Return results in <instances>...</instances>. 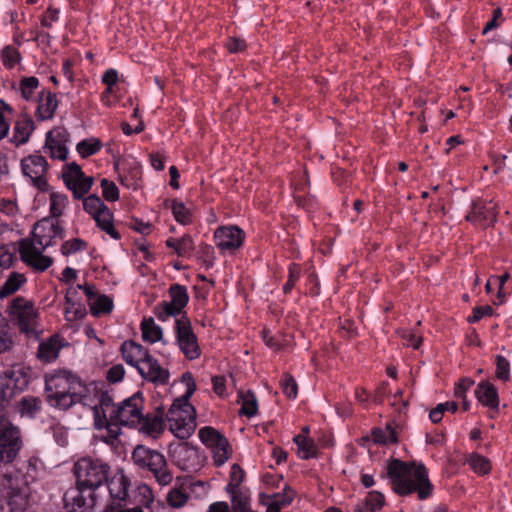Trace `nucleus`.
Listing matches in <instances>:
<instances>
[{
    "mask_svg": "<svg viewBox=\"0 0 512 512\" xmlns=\"http://www.w3.org/2000/svg\"><path fill=\"white\" fill-rule=\"evenodd\" d=\"M214 238L221 250H235L242 245L244 232L237 226H222L215 230Z\"/></svg>",
    "mask_w": 512,
    "mask_h": 512,
    "instance_id": "dca6fc26",
    "label": "nucleus"
},
{
    "mask_svg": "<svg viewBox=\"0 0 512 512\" xmlns=\"http://www.w3.org/2000/svg\"><path fill=\"white\" fill-rule=\"evenodd\" d=\"M233 512H253L250 508V495L248 491L240 490L229 493Z\"/></svg>",
    "mask_w": 512,
    "mask_h": 512,
    "instance_id": "2f4dec72",
    "label": "nucleus"
},
{
    "mask_svg": "<svg viewBox=\"0 0 512 512\" xmlns=\"http://www.w3.org/2000/svg\"><path fill=\"white\" fill-rule=\"evenodd\" d=\"M496 361V377L502 381L510 380V362L502 355L495 357Z\"/></svg>",
    "mask_w": 512,
    "mask_h": 512,
    "instance_id": "864d4df0",
    "label": "nucleus"
},
{
    "mask_svg": "<svg viewBox=\"0 0 512 512\" xmlns=\"http://www.w3.org/2000/svg\"><path fill=\"white\" fill-rule=\"evenodd\" d=\"M86 488L76 483L74 487L66 490L63 496L64 509L67 512H89L94 506V492L89 491L85 495Z\"/></svg>",
    "mask_w": 512,
    "mask_h": 512,
    "instance_id": "9d476101",
    "label": "nucleus"
},
{
    "mask_svg": "<svg viewBox=\"0 0 512 512\" xmlns=\"http://www.w3.org/2000/svg\"><path fill=\"white\" fill-rule=\"evenodd\" d=\"M93 219L96 221L97 226L109 234L112 238H120L119 233L115 230L113 225V214L106 205L99 211V213H96L93 216Z\"/></svg>",
    "mask_w": 512,
    "mask_h": 512,
    "instance_id": "cd10ccee",
    "label": "nucleus"
},
{
    "mask_svg": "<svg viewBox=\"0 0 512 512\" xmlns=\"http://www.w3.org/2000/svg\"><path fill=\"white\" fill-rule=\"evenodd\" d=\"M182 309L172 301H164L154 308V313L160 321H166L170 316L179 315Z\"/></svg>",
    "mask_w": 512,
    "mask_h": 512,
    "instance_id": "4c0bfd02",
    "label": "nucleus"
},
{
    "mask_svg": "<svg viewBox=\"0 0 512 512\" xmlns=\"http://www.w3.org/2000/svg\"><path fill=\"white\" fill-rule=\"evenodd\" d=\"M22 446V442L8 445H0V462L12 463L17 457Z\"/></svg>",
    "mask_w": 512,
    "mask_h": 512,
    "instance_id": "09e8293b",
    "label": "nucleus"
},
{
    "mask_svg": "<svg viewBox=\"0 0 512 512\" xmlns=\"http://www.w3.org/2000/svg\"><path fill=\"white\" fill-rule=\"evenodd\" d=\"M21 392V390H16L12 382L2 375L0 376V399L3 403H9L13 397Z\"/></svg>",
    "mask_w": 512,
    "mask_h": 512,
    "instance_id": "de8ad7c7",
    "label": "nucleus"
},
{
    "mask_svg": "<svg viewBox=\"0 0 512 512\" xmlns=\"http://www.w3.org/2000/svg\"><path fill=\"white\" fill-rule=\"evenodd\" d=\"M294 494L295 493L293 490L285 488L283 493L273 494L272 496H268V498L271 499L270 502L272 504H277V506L281 508L289 505L292 502Z\"/></svg>",
    "mask_w": 512,
    "mask_h": 512,
    "instance_id": "052dcab7",
    "label": "nucleus"
},
{
    "mask_svg": "<svg viewBox=\"0 0 512 512\" xmlns=\"http://www.w3.org/2000/svg\"><path fill=\"white\" fill-rule=\"evenodd\" d=\"M245 473L238 464H233L230 472V482L226 487L227 493L240 491V484L244 479Z\"/></svg>",
    "mask_w": 512,
    "mask_h": 512,
    "instance_id": "49530a36",
    "label": "nucleus"
},
{
    "mask_svg": "<svg viewBox=\"0 0 512 512\" xmlns=\"http://www.w3.org/2000/svg\"><path fill=\"white\" fill-rule=\"evenodd\" d=\"M105 204L102 202L99 196L97 195H89L83 200L84 210L89 213L92 217L99 213V211L104 208Z\"/></svg>",
    "mask_w": 512,
    "mask_h": 512,
    "instance_id": "5fc2aeb1",
    "label": "nucleus"
},
{
    "mask_svg": "<svg viewBox=\"0 0 512 512\" xmlns=\"http://www.w3.org/2000/svg\"><path fill=\"white\" fill-rule=\"evenodd\" d=\"M239 397L242 400V407L240 409V414H243L247 417H252L257 413V399L253 392L248 391L246 393L241 392Z\"/></svg>",
    "mask_w": 512,
    "mask_h": 512,
    "instance_id": "58836bf2",
    "label": "nucleus"
},
{
    "mask_svg": "<svg viewBox=\"0 0 512 512\" xmlns=\"http://www.w3.org/2000/svg\"><path fill=\"white\" fill-rule=\"evenodd\" d=\"M132 461L139 469L149 471L159 485L167 486L172 483L173 474L161 452L145 445H137L132 452Z\"/></svg>",
    "mask_w": 512,
    "mask_h": 512,
    "instance_id": "39448f33",
    "label": "nucleus"
},
{
    "mask_svg": "<svg viewBox=\"0 0 512 512\" xmlns=\"http://www.w3.org/2000/svg\"><path fill=\"white\" fill-rule=\"evenodd\" d=\"M11 315L21 332L28 337L37 338L38 312L30 300L23 297H16L11 303Z\"/></svg>",
    "mask_w": 512,
    "mask_h": 512,
    "instance_id": "0eeeda50",
    "label": "nucleus"
},
{
    "mask_svg": "<svg viewBox=\"0 0 512 512\" xmlns=\"http://www.w3.org/2000/svg\"><path fill=\"white\" fill-rule=\"evenodd\" d=\"M39 81L36 77H25L20 81V90L22 97L29 100L33 92L38 88Z\"/></svg>",
    "mask_w": 512,
    "mask_h": 512,
    "instance_id": "4d7b16f0",
    "label": "nucleus"
},
{
    "mask_svg": "<svg viewBox=\"0 0 512 512\" xmlns=\"http://www.w3.org/2000/svg\"><path fill=\"white\" fill-rule=\"evenodd\" d=\"M58 106L56 94L50 91H42L37 106V115L40 120H48L54 116Z\"/></svg>",
    "mask_w": 512,
    "mask_h": 512,
    "instance_id": "4be33fe9",
    "label": "nucleus"
},
{
    "mask_svg": "<svg viewBox=\"0 0 512 512\" xmlns=\"http://www.w3.org/2000/svg\"><path fill=\"white\" fill-rule=\"evenodd\" d=\"M11 107L0 100V140L4 139L10 129Z\"/></svg>",
    "mask_w": 512,
    "mask_h": 512,
    "instance_id": "37998d69",
    "label": "nucleus"
},
{
    "mask_svg": "<svg viewBox=\"0 0 512 512\" xmlns=\"http://www.w3.org/2000/svg\"><path fill=\"white\" fill-rule=\"evenodd\" d=\"M137 370L144 379L150 382L160 385L168 383L169 371L164 369L150 354L142 364H139Z\"/></svg>",
    "mask_w": 512,
    "mask_h": 512,
    "instance_id": "a211bd4d",
    "label": "nucleus"
},
{
    "mask_svg": "<svg viewBox=\"0 0 512 512\" xmlns=\"http://www.w3.org/2000/svg\"><path fill=\"white\" fill-rule=\"evenodd\" d=\"M171 301L178 307L184 308L189 300L187 289L179 284L171 285L169 289Z\"/></svg>",
    "mask_w": 512,
    "mask_h": 512,
    "instance_id": "c03bdc74",
    "label": "nucleus"
},
{
    "mask_svg": "<svg viewBox=\"0 0 512 512\" xmlns=\"http://www.w3.org/2000/svg\"><path fill=\"white\" fill-rule=\"evenodd\" d=\"M497 213V206L493 201L478 199L472 203L471 211L466 215L465 219L485 227L496 222Z\"/></svg>",
    "mask_w": 512,
    "mask_h": 512,
    "instance_id": "2eb2a0df",
    "label": "nucleus"
},
{
    "mask_svg": "<svg viewBox=\"0 0 512 512\" xmlns=\"http://www.w3.org/2000/svg\"><path fill=\"white\" fill-rule=\"evenodd\" d=\"M21 167L25 176L29 177L35 187L45 191L48 187L46 172L48 163L41 155H30L21 162Z\"/></svg>",
    "mask_w": 512,
    "mask_h": 512,
    "instance_id": "ddd939ff",
    "label": "nucleus"
},
{
    "mask_svg": "<svg viewBox=\"0 0 512 512\" xmlns=\"http://www.w3.org/2000/svg\"><path fill=\"white\" fill-rule=\"evenodd\" d=\"M62 228L58 222L43 220L33 230V240L19 241L21 260L34 270L43 272L53 264V259L43 255L42 251L52 244L55 237L62 238Z\"/></svg>",
    "mask_w": 512,
    "mask_h": 512,
    "instance_id": "7ed1b4c3",
    "label": "nucleus"
},
{
    "mask_svg": "<svg viewBox=\"0 0 512 512\" xmlns=\"http://www.w3.org/2000/svg\"><path fill=\"white\" fill-rule=\"evenodd\" d=\"M173 459L183 471H196L200 467L198 450L187 443L179 444L174 449Z\"/></svg>",
    "mask_w": 512,
    "mask_h": 512,
    "instance_id": "f3484780",
    "label": "nucleus"
},
{
    "mask_svg": "<svg viewBox=\"0 0 512 512\" xmlns=\"http://www.w3.org/2000/svg\"><path fill=\"white\" fill-rule=\"evenodd\" d=\"M45 148L47 149V152L49 153L50 157L62 161L66 160L68 154L66 144L48 143V139H46Z\"/></svg>",
    "mask_w": 512,
    "mask_h": 512,
    "instance_id": "13d9d810",
    "label": "nucleus"
},
{
    "mask_svg": "<svg viewBox=\"0 0 512 512\" xmlns=\"http://www.w3.org/2000/svg\"><path fill=\"white\" fill-rule=\"evenodd\" d=\"M110 495L114 499L125 500L128 496L129 479L121 472L114 475L108 482Z\"/></svg>",
    "mask_w": 512,
    "mask_h": 512,
    "instance_id": "393cba45",
    "label": "nucleus"
},
{
    "mask_svg": "<svg viewBox=\"0 0 512 512\" xmlns=\"http://www.w3.org/2000/svg\"><path fill=\"white\" fill-rule=\"evenodd\" d=\"M223 435L216 429L206 426L199 430V438L203 444L209 448H213Z\"/></svg>",
    "mask_w": 512,
    "mask_h": 512,
    "instance_id": "a18cd8bd",
    "label": "nucleus"
},
{
    "mask_svg": "<svg viewBox=\"0 0 512 512\" xmlns=\"http://www.w3.org/2000/svg\"><path fill=\"white\" fill-rule=\"evenodd\" d=\"M65 185L73 192L76 199L82 198L91 188L93 177H86L81 167L72 162L62 173Z\"/></svg>",
    "mask_w": 512,
    "mask_h": 512,
    "instance_id": "9b49d317",
    "label": "nucleus"
},
{
    "mask_svg": "<svg viewBox=\"0 0 512 512\" xmlns=\"http://www.w3.org/2000/svg\"><path fill=\"white\" fill-rule=\"evenodd\" d=\"M476 398L484 406L491 409H497L499 406V398L496 387L488 381H482L475 390Z\"/></svg>",
    "mask_w": 512,
    "mask_h": 512,
    "instance_id": "412c9836",
    "label": "nucleus"
},
{
    "mask_svg": "<svg viewBox=\"0 0 512 512\" xmlns=\"http://www.w3.org/2000/svg\"><path fill=\"white\" fill-rule=\"evenodd\" d=\"M372 441L376 444L397 443V434L391 424H387L385 429L374 428L371 431Z\"/></svg>",
    "mask_w": 512,
    "mask_h": 512,
    "instance_id": "7c9ffc66",
    "label": "nucleus"
},
{
    "mask_svg": "<svg viewBox=\"0 0 512 512\" xmlns=\"http://www.w3.org/2000/svg\"><path fill=\"white\" fill-rule=\"evenodd\" d=\"M102 194L107 201H116L119 199V190L114 182L107 179L101 180Z\"/></svg>",
    "mask_w": 512,
    "mask_h": 512,
    "instance_id": "680f3d73",
    "label": "nucleus"
},
{
    "mask_svg": "<svg viewBox=\"0 0 512 512\" xmlns=\"http://www.w3.org/2000/svg\"><path fill=\"white\" fill-rule=\"evenodd\" d=\"M90 391L87 393V401L90 403L88 405L94 416V426L96 429H102L107 426L108 419L107 416L111 418L113 415V409H116L113 405V399L107 392H96L94 390V397L96 401H94L89 395Z\"/></svg>",
    "mask_w": 512,
    "mask_h": 512,
    "instance_id": "f8f14e48",
    "label": "nucleus"
},
{
    "mask_svg": "<svg viewBox=\"0 0 512 512\" xmlns=\"http://www.w3.org/2000/svg\"><path fill=\"white\" fill-rule=\"evenodd\" d=\"M46 139H48V143L66 144L69 140V133L64 127H56L47 133Z\"/></svg>",
    "mask_w": 512,
    "mask_h": 512,
    "instance_id": "e2e57ef3",
    "label": "nucleus"
},
{
    "mask_svg": "<svg viewBox=\"0 0 512 512\" xmlns=\"http://www.w3.org/2000/svg\"><path fill=\"white\" fill-rule=\"evenodd\" d=\"M300 271H301V269H300L299 265H297V264L290 265L288 281L286 282V284L283 287L284 293H286V294L290 293V291L293 289L296 281L299 279Z\"/></svg>",
    "mask_w": 512,
    "mask_h": 512,
    "instance_id": "774afa93",
    "label": "nucleus"
},
{
    "mask_svg": "<svg viewBox=\"0 0 512 512\" xmlns=\"http://www.w3.org/2000/svg\"><path fill=\"white\" fill-rule=\"evenodd\" d=\"M2 376L13 383L16 390L24 391L29 384V369L22 365H14L6 370Z\"/></svg>",
    "mask_w": 512,
    "mask_h": 512,
    "instance_id": "b1692460",
    "label": "nucleus"
},
{
    "mask_svg": "<svg viewBox=\"0 0 512 512\" xmlns=\"http://www.w3.org/2000/svg\"><path fill=\"white\" fill-rule=\"evenodd\" d=\"M121 352L127 364L138 369L139 364L148 357L149 352L142 345L134 341H125L121 345Z\"/></svg>",
    "mask_w": 512,
    "mask_h": 512,
    "instance_id": "aec40b11",
    "label": "nucleus"
},
{
    "mask_svg": "<svg viewBox=\"0 0 512 512\" xmlns=\"http://www.w3.org/2000/svg\"><path fill=\"white\" fill-rule=\"evenodd\" d=\"M20 431L5 417L0 416V445L20 443Z\"/></svg>",
    "mask_w": 512,
    "mask_h": 512,
    "instance_id": "bb28decb",
    "label": "nucleus"
},
{
    "mask_svg": "<svg viewBox=\"0 0 512 512\" xmlns=\"http://www.w3.org/2000/svg\"><path fill=\"white\" fill-rule=\"evenodd\" d=\"M196 389L195 382L187 389L182 398L176 399L166 414L170 431L180 439H186L195 431L196 413L188 399Z\"/></svg>",
    "mask_w": 512,
    "mask_h": 512,
    "instance_id": "20e7f679",
    "label": "nucleus"
},
{
    "mask_svg": "<svg viewBox=\"0 0 512 512\" xmlns=\"http://www.w3.org/2000/svg\"><path fill=\"white\" fill-rule=\"evenodd\" d=\"M61 347L60 337L53 335L39 344L37 357L41 361L49 363L58 357Z\"/></svg>",
    "mask_w": 512,
    "mask_h": 512,
    "instance_id": "5701e85b",
    "label": "nucleus"
},
{
    "mask_svg": "<svg viewBox=\"0 0 512 512\" xmlns=\"http://www.w3.org/2000/svg\"><path fill=\"white\" fill-rule=\"evenodd\" d=\"M25 282L24 274L12 272L0 288V299L14 294Z\"/></svg>",
    "mask_w": 512,
    "mask_h": 512,
    "instance_id": "c85d7f7f",
    "label": "nucleus"
},
{
    "mask_svg": "<svg viewBox=\"0 0 512 512\" xmlns=\"http://www.w3.org/2000/svg\"><path fill=\"white\" fill-rule=\"evenodd\" d=\"M143 402L139 393L134 394L113 409L111 420L121 425L138 427V424L143 421Z\"/></svg>",
    "mask_w": 512,
    "mask_h": 512,
    "instance_id": "6e6552de",
    "label": "nucleus"
},
{
    "mask_svg": "<svg viewBox=\"0 0 512 512\" xmlns=\"http://www.w3.org/2000/svg\"><path fill=\"white\" fill-rule=\"evenodd\" d=\"M194 249V243L189 235H185L177 240L176 253L180 257L190 255Z\"/></svg>",
    "mask_w": 512,
    "mask_h": 512,
    "instance_id": "0e129e2a",
    "label": "nucleus"
},
{
    "mask_svg": "<svg viewBox=\"0 0 512 512\" xmlns=\"http://www.w3.org/2000/svg\"><path fill=\"white\" fill-rule=\"evenodd\" d=\"M397 334L403 340V344L405 346H410L413 349H419L422 344V336L416 335L413 331L407 329H399L397 330Z\"/></svg>",
    "mask_w": 512,
    "mask_h": 512,
    "instance_id": "603ef678",
    "label": "nucleus"
},
{
    "mask_svg": "<svg viewBox=\"0 0 512 512\" xmlns=\"http://www.w3.org/2000/svg\"><path fill=\"white\" fill-rule=\"evenodd\" d=\"M280 386L283 393L290 399H295L298 394V385L294 377L288 373H284L281 380Z\"/></svg>",
    "mask_w": 512,
    "mask_h": 512,
    "instance_id": "8fccbe9b",
    "label": "nucleus"
},
{
    "mask_svg": "<svg viewBox=\"0 0 512 512\" xmlns=\"http://www.w3.org/2000/svg\"><path fill=\"white\" fill-rule=\"evenodd\" d=\"M468 463L474 472L481 475L488 474L491 470L490 461L486 457L477 453H472L469 455Z\"/></svg>",
    "mask_w": 512,
    "mask_h": 512,
    "instance_id": "ea45409f",
    "label": "nucleus"
},
{
    "mask_svg": "<svg viewBox=\"0 0 512 512\" xmlns=\"http://www.w3.org/2000/svg\"><path fill=\"white\" fill-rule=\"evenodd\" d=\"M193 485H196V483L190 480L180 481L177 479L175 486L167 493L168 505L173 508H182L189 499V493L192 491ZM197 485H202V483L198 482Z\"/></svg>",
    "mask_w": 512,
    "mask_h": 512,
    "instance_id": "6ab92c4d",
    "label": "nucleus"
},
{
    "mask_svg": "<svg viewBox=\"0 0 512 512\" xmlns=\"http://www.w3.org/2000/svg\"><path fill=\"white\" fill-rule=\"evenodd\" d=\"M41 400L34 396H25L19 402V411L21 415H26L30 418L35 417V415L41 409Z\"/></svg>",
    "mask_w": 512,
    "mask_h": 512,
    "instance_id": "72a5a7b5",
    "label": "nucleus"
},
{
    "mask_svg": "<svg viewBox=\"0 0 512 512\" xmlns=\"http://www.w3.org/2000/svg\"><path fill=\"white\" fill-rule=\"evenodd\" d=\"M90 311L94 316L108 314L113 309V301L110 297L99 294L89 305Z\"/></svg>",
    "mask_w": 512,
    "mask_h": 512,
    "instance_id": "e433bc0d",
    "label": "nucleus"
},
{
    "mask_svg": "<svg viewBox=\"0 0 512 512\" xmlns=\"http://www.w3.org/2000/svg\"><path fill=\"white\" fill-rule=\"evenodd\" d=\"M46 400L54 408L67 410L74 404L90 405L87 401L89 389L75 375L58 371L45 378Z\"/></svg>",
    "mask_w": 512,
    "mask_h": 512,
    "instance_id": "f03ea898",
    "label": "nucleus"
},
{
    "mask_svg": "<svg viewBox=\"0 0 512 512\" xmlns=\"http://www.w3.org/2000/svg\"><path fill=\"white\" fill-rule=\"evenodd\" d=\"M2 58L4 65L11 68L19 62L20 54L16 48L6 46L2 51Z\"/></svg>",
    "mask_w": 512,
    "mask_h": 512,
    "instance_id": "69168bd1",
    "label": "nucleus"
},
{
    "mask_svg": "<svg viewBox=\"0 0 512 512\" xmlns=\"http://www.w3.org/2000/svg\"><path fill=\"white\" fill-rule=\"evenodd\" d=\"M86 246V242H84L82 239L75 238L63 243L61 247V252L63 255H70L72 253L85 249Z\"/></svg>",
    "mask_w": 512,
    "mask_h": 512,
    "instance_id": "338daca9",
    "label": "nucleus"
},
{
    "mask_svg": "<svg viewBox=\"0 0 512 512\" xmlns=\"http://www.w3.org/2000/svg\"><path fill=\"white\" fill-rule=\"evenodd\" d=\"M171 209L175 220L180 224L187 225L191 222V211L185 206L184 203L173 200Z\"/></svg>",
    "mask_w": 512,
    "mask_h": 512,
    "instance_id": "79ce46f5",
    "label": "nucleus"
},
{
    "mask_svg": "<svg viewBox=\"0 0 512 512\" xmlns=\"http://www.w3.org/2000/svg\"><path fill=\"white\" fill-rule=\"evenodd\" d=\"M142 338L150 343L160 341L163 332L160 326L156 325L153 318L144 319L141 322Z\"/></svg>",
    "mask_w": 512,
    "mask_h": 512,
    "instance_id": "c756f323",
    "label": "nucleus"
},
{
    "mask_svg": "<svg viewBox=\"0 0 512 512\" xmlns=\"http://www.w3.org/2000/svg\"><path fill=\"white\" fill-rule=\"evenodd\" d=\"M214 462L217 466L223 465L231 455V449L227 438L222 436L212 448Z\"/></svg>",
    "mask_w": 512,
    "mask_h": 512,
    "instance_id": "f704fd0d",
    "label": "nucleus"
},
{
    "mask_svg": "<svg viewBox=\"0 0 512 512\" xmlns=\"http://www.w3.org/2000/svg\"><path fill=\"white\" fill-rule=\"evenodd\" d=\"M176 340L180 350L190 360L197 359L201 355L198 340L191 328L190 320L182 315L176 319Z\"/></svg>",
    "mask_w": 512,
    "mask_h": 512,
    "instance_id": "1a4fd4ad",
    "label": "nucleus"
},
{
    "mask_svg": "<svg viewBox=\"0 0 512 512\" xmlns=\"http://www.w3.org/2000/svg\"><path fill=\"white\" fill-rule=\"evenodd\" d=\"M33 501V493L22 477L10 480L8 504L13 512H24Z\"/></svg>",
    "mask_w": 512,
    "mask_h": 512,
    "instance_id": "4468645a",
    "label": "nucleus"
},
{
    "mask_svg": "<svg viewBox=\"0 0 512 512\" xmlns=\"http://www.w3.org/2000/svg\"><path fill=\"white\" fill-rule=\"evenodd\" d=\"M12 338L8 332V325L0 314V353L8 351L12 347Z\"/></svg>",
    "mask_w": 512,
    "mask_h": 512,
    "instance_id": "6e6d98bb",
    "label": "nucleus"
},
{
    "mask_svg": "<svg viewBox=\"0 0 512 512\" xmlns=\"http://www.w3.org/2000/svg\"><path fill=\"white\" fill-rule=\"evenodd\" d=\"M34 130V122L31 118L23 117L19 119L14 127V135L12 141L17 145H22L26 143L32 131Z\"/></svg>",
    "mask_w": 512,
    "mask_h": 512,
    "instance_id": "a878e982",
    "label": "nucleus"
},
{
    "mask_svg": "<svg viewBox=\"0 0 512 512\" xmlns=\"http://www.w3.org/2000/svg\"><path fill=\"white\" fill-rule=\"evenodd\" d=\"M294 442L298 447V453L302 459H309L316 455V446L312 439L305 435H296Z\"/></svg>",
    "mask_w": 512,
    "mask_h": 512,
    "instance_id": "c9c22d12",
    "label": "nucleus"
},
{
    "mask_svg": "<svg viewBox=\"0 0 512 512\" xmlns=\"http://www.w3.org/2000/svg\"><path fill=\"white\" fill-rule=\"evenodd\" d=\"M385 502L384 495L378 491H371L365 499V506L370 512L380 509Z\"/></svg>",
    "mask_w": 512,
    "mask_h": 512,
    "instance_id": "bf43d9fd",
    "label": "nucleus"
},
{
    "mask_svg": "<svg viewBox=\"0 0 512 512\" xmlns=\"http://www.w3.org/2000/svg\"><path fill=\"white\" fill-rule=\"evenodd\" d=\"M163 418L160 414L155 415H144L143 421L138 424L139 429L145 430L147 433H160L163 430Z\"/></svg>",
    "mask_w": 512,
    "mask_h": 512,
    "instance_id": "473e14b6",
    "label": "nucleus"
},
{
    "mask_svg": "<svg viewBox=\"0 0 512 512\" xmlns=\"http://www.w3.org/2000/svg\"><path fill=\"white\" fill-rule=\"evenodd\" d=\"M73 472L78 485L94 492L108 482L111 468L102 459L83 457L75 462Z\"/></svg>",
    "mask_w": 512,
    "mask_h": 512,
    "instance_id": "423d86ee",
    "label": "nucleus"
},
{
    "mask_svg": "<svg viewBox=\"0 0 512 512\" xmlns=\"http://www.w3.org/2000/svg\"><path fill=\"white\" fill-rule=\"evenodd\" d=\"M387 476L391 481L392 489L401 496L417 492L418 498L424 500L432 494L433 485L423 464L405 463L393 459L388 464Z\"/></svg>",
    "mask_w": 512,
    "mask_h": 512,
    "instance_id": "f257e3e1",
    "label": "nucleus"
},
{
    "mask_svg": "<svg viewBox=\"0 0 512 512\" xmlns=\"http://www.w3.org/2000/svg\"><path fill=\"white\" fill-rule=\"evenodd\" d=\"M68 198L66 195L61 193L53 192L50 195V211L54 217L62 215L63 210L66 206Z\"/></svg>",
    "mask_w": 512,
    "mask_h": 512,
    "instance_id": "3c124183",
    "label": "nucleus"
},
{
    "mask_svg": "<svg viewBox=\"0 0 512 512\" xmlns=\"http://www.w3.org/2000/svg\"><path fill=\"white\" fill-rule=\"evenodd\" d=\"M102 147V143L97 138H89L82 140L77 144V151L78 153L83 157L87 158L93 154H95L97 151H99Z\"/></svg>",
    "mask_w": 512,
    "mask_h": 512,
    "instance_id": "a19ab883",
    "label": "nucleus"
}]
</instances>
